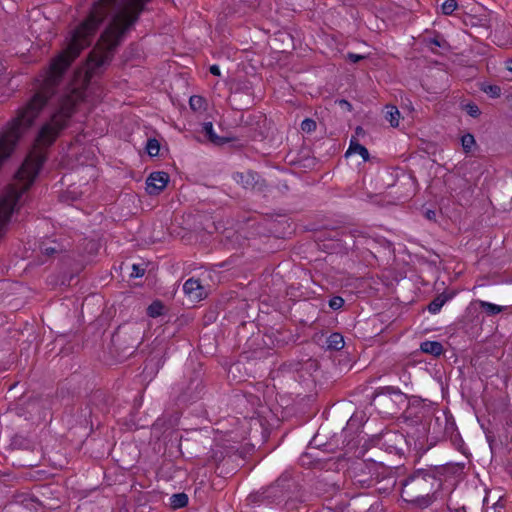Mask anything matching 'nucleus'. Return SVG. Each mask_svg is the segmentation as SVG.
Wrapping results in <instances>:
<instances>
[{"instance_id": "nucleus-1", "label": "nucleus", "mask_w": 512, "mask_h": 512, "mask_svg": "<svg viewBox=\"0 0 512 512\" xmlns=\"http://www.w3.org/2000/svg\"><path fill=\"white\" fill-rule=\"evenodd\" d=\"M84 98L83 88H73L64 94L50 117L41 125L34 146L16 174L17 183L0 197V237L3 235L21 195L33 183L46 160V150L69 125L76 106Z\"/></svg>"}, {"instance_id": "nucleus-2", "label": "nucleus", "mask_w": 512, "mask_h": 512, "mask_svg": "<svg viewBox=\"0 0 512 512\" xmlns=\"http://www.w3.org/2000/svg\"><path fill=\"white\" fill-rule=\"evenodd\" d=\"M437 482L433 474L417 471L402 483L401 497L406 502L419 507H427L432 503V495Z\"/></svg>"}, {"instance_id": "nucleus-3", "label": "nucleus", "mask_w": 512, "mask_h": 512, "mask_svg": "<svg viewBox=\"0 0 512 512\" xmlns=\"http://www.w3.org/2000/svg\"><path fill=\"white\" fill-rule=\"evenodd\" d=\"M169 182V175L166 172L158 171L151 173L146 180V191L150 195H158Z\"/></svg>"}, {"instance_id": "nucleus-4", "label": "nucleus", "mask_w": 512, "mask_h": 512, "mask_svg": "<svg viewBox=\"0 0 512 512\" xmlns=\"http://www.w3.org/2000/svg\"><path fill=\"white\" fill-rule=\"evenodd\" d=\"M183 291L192 301H200L206 296L205 288L195 278L186 280L183 285Z\"/></svg>"}, {"instance_id": "nucleus-5", "label": "nucleus", "mask_w": 512, "mask_h": 512, "mask_svg": "<svg viewBox=\"0 0 512 512\" xmlns=\"http://www.w3.org/2000/svg\"><path fill=\"white\" fill-rule=\"evenodd\" d=\"M234 180L245 189H255L260 185V176L253 171L237 172L233 175Z\"/></svg>"}, {"instance_id": "nucleus-6", "label": "nucleus", "mask_w": 512, "mask_h": 512, "mask_svg": "<svg viewBox=\"0 0 512 512\" xmlns=\"http://www.w3.org/2000/svg\"><path fill=\"white\" fill-rule=\"evenodd\" d=\"M202 130H203L205 136L208 138V140L215 145H222V144L228 142L225 138L219 137L218 135H216V133L214 132V129H213L212 122L203 123Z\"/></svg>"}, {"instance_id": "nucleus-7", "label": "nucleus", "mask_w": 512, "mask_h": 512, "mask_svg": "<svg viewBox=\"0 0 512 512\" xmlns=\"http://www.w3.org/2000/svg\"><path fill=\"white\" fill-rule=\"evenodd\" d=\"M420 350L426 354L439 356L443 353V346L438 341H424L420 345Z\"/></svg>"}, {"instance_id": "nucleus-8", "label": "nucleus", "mask_w": 512, "mask_h": 512, "mask_svg": "<svg viewBox=\"0 0 512 512\" xmlns=\"http://www.w3.org/2000/svg\"><path fill=\"white\" fill-rule=\"evenodd\" d=\"M352 154H359L364 161H367L369 159V152L367 148L358 143V141L354 139L350 141L349 148L346 151V156Z\"/></svg>"}, {"instance_id": "nucleus-9", "label": "nucleus", "mask_w": 512, "mask_h": 512, "mask_svg": "<svg viewBox=\"0 0 512 512\" xmlns=\"http://www.w3.org/2000/svg\"><path fill=\"white\" fill-rule=\"evenodd\" d=\"M327 348L330 350H341L344 347V338L340 333H332L326 341Z\"/></svg>"}, {"instance_id": "nucleus-10", "label": "nucleus", "mask_w": 512, "mask_h": 512, "mask_svg": "<svg viewBox=\"0 0 512 512\" xmlns=\"http://www.w3.org/2000/svg\"><path fill=\"white\" fill-rule=\"evenodd\" d=\"M477 303L488 316L499 314L504 310L503 306L496 305L487 301L478 300Z\"/></svg>"}, {"instance_id": "nucleus-11", "label": "nucleus", "mask_w": 512, "mask_h": 512, "mask_svg": "<svg viewBox=\"0 0 512 512\" xmlns=\"http://www.w3.org/2000/svg\"><path fill=\"white\" fill-rule=\"evenodd\" d=\"M386 120L391 124L392 127H397L400 120V112L395 106L386 107Z\"/></svg>"}, {"instance_id": "nucleus-12", "label": "nucleus", "mask_w": 512, "mask_h": 512, "mask_svg": "<svg viewBox=\"0 0 512 512\" xmlns=\"http://www.w3.org/2000/svg\"><path fill=\"white\" fill-rule=\"evenodd\" d=\"M448 296L444 295V294H441V295H438L429 305H428V310L430 313L432 314H436L438 313L441 308L443 307V305L446 303V301L448 300Z\"/></svg>"}, {"instance_id": "nucleus-13", "label": "nucleus", "mask_w": 512, "mask_h": 512, "mask_svg": "<svg viewBox=\"0 0 512 512\" xmlns=\"http://www.w3.org/2000/svg\"><path fill=\"white\" fill-rule=\"evenodd\" d=\"M188 503V496L185 493L173 494L170 498V505L174 509L185 507Z\"/></svg>"}, {"instance_id": "nucleus-14", "label": "nucleus", "mask_w": 512, "mask_h": 512, "mask_svg": "<svg viewBox=\"0 0 512 512\" xmlns=\"http://www.w3.org/2000/svg\"><path fill=\"white\" fill-rule=\"evenodd\" d=\"M189 106L193 111H203L206 107V100L199 95H193L189 99Z\"/></svg>"}, {"instance_id": "nucleus-15", "label": "nucleus", "mask_w": 512, "mask_h": 512, "mask_svg": "<svg viewBox=\"0 0 512 512\" xmlns=\"http://www.w3.org/2000/svg\"><path fill=\"white\" fill-rule=\"evenodd\" d=\"M461 145L465 153L471 152L472 148L476 145L474 136L470 133L464 134L461 137Z\"/></svg>"}, {"instance_id": "nucleus-16", "label": "nucleus", "mask_w": 512, "mask_h": 512, "mask_svg": "<svg viewBox=\"0 0 512 512\" xmlns=\"http://www.w3.org/2000/svg\"><path fill=\"white\" fill-rule=\"evenodd\" d=\"M164 309V305L160 301H154L147 308V313L150 317H158L162 315Z\"/></svg>"}, {"instance_id": "nucleus-17", "label": "nucleus", "mask_w": 512, "mask_h": 512, "mask_svg": "<svg viewBox=\"0 0 512 512\" xmlns=\"http://www.w3.org/2000/svg\"><path fill=\"white\" fill-rule=\"evenodd\" d=\"M457 7L458 4L456 0H445L441 5L442 12L445 15L452 14L457 9Z\"/></svg>"}, {"instance_id": "nucleus-18", "label": "nucleus", "mask_w": 512, "mask_h": 512, "mask_svg": "<svg viewBox=\"0 0 512 512\" xmlns=\"http://www.w3.org/2000/svg\"><path fill=\"white\" fill-rule=\"evenodd\" d=\"M146 150L150 156H157L160 151L159 142L156 139H149L147 141Z\"/></svg>"}, {"instance_id": "nucleus-19", "label": "nucleus", "mask_w": 512, "mask_h": 512, "mask_svg": "<svg viewBox=\"0 0 512 512\" xmlns=\"http://www.w3.org/2000/svg\"><path fill=\"white\" fill-rule=\"evenodd\" d=\"M316 122L313 119L306 118L301 123L302 131L306 133H311L316 130Z\"/></svg>"}, {"instance_id": "nucleus-20", "label": "nucleus", "mask_w": 512, "mask_h": 512, "mask_svg": "<svg viewBox=\"0 0 512 512\" xmlns=\"http://www.w3.org/2000/svg\"><path fill=\"white\" fill-rule=\"evenodd\" d=\"M482 90L492 98H497L501 94V89L497 85H486Z\"/></svg>"}, {"instance_id": "nucleus-21", "label": "nucleus", "mask_w": 512, "mask_h": 512, "mask_svg": "<svg viewBox=\"0 0 512 512\" xmlns=\"http://www.w3.org/2000/svg\"><path fill=\"white\" fill-rule=\"evenodd\" d=\"M343 305H344V300H343V298H342V297H340V296L332 297V298L329 300V306H330V308H332L333 310H338V309H340Z\"/></svg>"}, {"instance_id": "nucleus-22", "label": "nucleus", "mask_w": 512, "mask_h": 512, "mask_svg": "<svg viewBox=\"0 0 512 512\" xmlns=\"http://www.w3.org/2000/svg\"><path fill=\"white\" fill-rule=\"evenodd\" d=\"M145 273V268L141 264H133L131 277H142Z\"/></svg>"}, {"instance_id": "nucleus-23", "label": "nucleus", "mask_w": 512, "mask_h": 512, "mask_svg": "<svg viewBox=\"0 0 512 512\" xmlns=\"http://www.w3.org/2000/svg\"><path fill=\"white\" fill-rule=\"evenodd\" d=\"M466 112L471 116V117H478L480 115V109L478 108L477 105L475 104H467L466 105Z\"/></svg>"}, {"instance_id": "nucleus-24", "label": "nucleus", "mask_w": 512, "mask_h": 512, "mask_svg": "<svg viewBox=\"0 0 512 512\" xmlns=\"http://www.w3.org/2000/svg\"><path fill=\"white\" fill-rule=\"evenodd\" d=\"M41 251L43 254H45L47 256H51V255L57 253L59 251V249H58V246H56V245H54V246L43 245V246H41Z\"/></svg>"}, {"instance_id": "nucleus-25", "label": "nucleus", "mask_w": 512, "mask_h": 512, "mask_svg": "<svg viewBox=\"0 0 512 512\" xmlns=\"http://www.w3.org/2000/svg\"><path fill=\"white\" fill-rule=\"evenodd\" d=\"M347 59L353 63H357L359 62L360 60H363L365 59V56L364 55H360V54H355V53H348L347 54Z\"/></svg>"}, {"instance_id": "nucleus-26", "label": "nucleus", "mask_w": 512, "mask_h": 512, "mask_svg": "<svg viewBox=\"0 0 512 512\" xmlns=\"http://www.w3.org/2000/svg\"><path fill=\"white\" fill-rule=\"evenodd\" d=\"M210 73L215 76H220V68L217 65L210 66Z\"/></svg>"}, {"instance_id": "nucleus-27", "label": "nucleus", "mask_w": 512, "mask_h": 512, "mask_svg": "<svg viewBox=\"0 0 512 512\" xmlns=\"http://www.w3.org/2000/svg\"><path fill=\"white\" fill-rule=\"evenodd\" d=\"M385 399H386V396H385L384 394H382V393H377V394L375 395L374 401H376V400H385Z\"/></svg>"}, {"instance_id": "nucleus-28", "label": "nucleus", "mask_w": 512, "mask_h": 512, "mask_svg": "<svg viewBox=\"0 0 512 512\" xmlns=\"http://www.w3.org/2000/svg\"><path fill=\"white\" fill-rule=\"evenodd\" d=\"M506 68H507V70L512 72V59H510L506 62Z\"/></svg>"}, {"instance_id": "nucleus-29", "label": "nucleus", "mask_w": 512, "mask_h": 512, "mask_svg": "<svg viewBox=\"0 0 512 512\" xmlns=\"http://www.w3.org/2000/svg\"><path fill=\"white\" fill-rule=\"evenodd\" d=\"M340 103L344 104V106L350 107V104L346 100H342Z\"/></svg>"}, {"instance_id": "nucleus-30", "label": "nucleus", "mask_w": 512, "mask_h": 512, "mask_svg": "<svg viewBox=\"0 0 512 512\" xmlns=\"http://www.w3.org/2000/svg\"><path fill=\"white\" fill-rule=\"evenodd\" d=\"M432 215H434V212H432V211H428V213H427V217H428V218H431V217H432Z\"/></svg>"}, {"instance_id": "nucleus-31", "label": "nucleus", "mask_w": 512, "mask_h": 512, "mask_svg": "<svg viewBox=\"0 0 512 512\" xmlns=\"http://www.w3.org/2000/svg\"><path fill=\"white\" fill-rule=\"evenodd\" d=\"M361 131H362V128L361 127H357L356 132L360 133Z\"/></svg>"}]
</instances>
